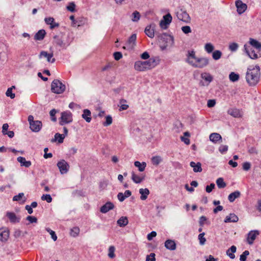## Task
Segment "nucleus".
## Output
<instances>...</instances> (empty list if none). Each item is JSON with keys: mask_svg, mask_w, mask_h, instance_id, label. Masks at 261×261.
Returning a JSON list of instances; mask_svg holds the SVG:
<instances>
[{"mask_svg": "<svg viewBox=\"0 0 261 261\" xmlns=\"http://www.w3.org/2000/svg\"><path fill=\"white\" fill-rule=\"evenodd\" d=\"M186 62L191 66L197 68H203L209 64V59L206 57H196L195 50H188Z\"/></svg>", "mask_w": 261, "mask_h": 261, "instance_id": "f257e3e1", "label": "nucleus"}, {"mask_svg": "<svg viewBox=\"0 0 261 261\" xmlns=\"http://www.w3.org/2000/svg\"><path fill=\"white\" fill-rule=\"evenodd\" d=\"M260 76V67L258 65L250 66L248 67L246 73V80L249 86L256 85L259 81Z\"/></svg>", "mask_w": 261, "mask_h": 261, "instance_id": "f03ea898", "label": "nucleus"}, {"mask_svg": "<svg viewBox=\"0 0 261 261\" xmlns=\"http://www.w3.org/2000/svg\"><path fill=\"white\" fill-rule=\"evenodd\" d=\"M156 64L153 58H150L145 61H138L135 63L134 68L139 71H144L154 68Z\"/></svg>", "mask_w": 261, "mask_h": 261, "instance_id": "7ed1b4c3", "label": "nucleus"}, {"mask_svg": "<svg viewBox=\"0 0 261 261\" xmlns=\"http://www.w3.org/2000/svg\"><path fill=\"white\" fill-rule=\"evenodd\" d=\"M156 35L161 43L160 48L162 50L167 48L168 46H172L174 44L173 36L167 33H163L158 34L156 33Z\"/></svg>", "mask_w": 261, "mask_h": 261, "instance_id": "20e7f679", "label": "nucleus"}, {"mask_svg": "<svg viewBox=\"0 0 261 261\" xmlns=\"http://www.w3.org/2000/svg\"><path fill=\"white\" fill-rule=\"evenodd\" d=\"M65 85L59 80H54L51 83V91L54 93L61 94L65 91Z\"/></svg>", "mask_w": 261, "mask_h": 261, "instance_id": "39448f33", "label": "nucleus"}, {"mask_svg": "<svg viewBox=\"0 0 261 261\" xmlns=\"http://www.w3.org/2000/svg\"><path fill=\"white\" fill-rule=\"evenodd\" d=\"M54 43L63 48H66L70 44V42L65 39V35L61 34V35H55L54 37Z\"/></svg>", "mask_w": 261, "mask_h": 261, "instance_id": "423d86ee", "label": "nucleus"}, {"mask_svg": "<svg viewBox=\"0 0 261 261\" xmlns=\"http://www.w3.org/2000/svg\"><path fill=\"white\" fill-rule=\"evenodd\" d=\"M72 114L69 111H64L61 113V117L59 119V123L60 125H64L72 122Z\"/></svg>", "mask_w": 261, "mask_h": 261, "instance_id": "0eeeda50", "label": "nucleus"}, {"mask_svg": "<svg viewBox=\"0 0 261 261\" xmlns=\"http://www.w3.org/2000/svg\"><path fill=\"white\" fill-rule=\"evenodd\" d=\"M177 18L187 23L190 22L191 18L187 11L184 8L179 9L176 12Z\"/></svg>", "mask_w": 261, "mask_h": 261, "instance_id": "6e6552de", "label": "nucleus"}, {"mask_svg": "<svg viewBox=\"0 0 261 261\" xmlns=\"http://www.w3.org/2000/svg\"><path fill=\"white\" fill-rule=\"evenodd\" d=\"M57 165L62 174L67 173L70 168L69 164L64 160L59 161Z\"/></svg>", "mask_w": 261, "mask_h": 261, "instance_id": "1a4fd4ad", "label": "nucleus"}, {"mask_svg": "<svg viewBox=\"0 0 261 261\" xmlns=\"http://www.w3.org/2000/svg\"><path fill=\"white\" fill-rule=\"evenodd\" d=\"M172 20V17L170 13H168L164 15L163 17V19L161 20L160 22V27L164 30L167 29L168 27V25L171 22Z\"/></svg>", "mask_w": 261, "mask_h": 261, "instance_id": "9d476101", "label": "nucleus"}, {"mask_svg": "<svg viewBox=\"0 0 261 261\" xmlns=\"http://www.w3.org/2000/svg\"><path fill=\"white\" fill-rule=\"evenodd\" d=\"M63 134H60L59 133H56L55 135V138L51 140L52 142H55L58 141L59 143L63 142L64 139L67 135L68 129L66 127H63Z\"/></svg>", "mask_w": 261, "mask_h": 261, "instance_id": "9b49d317", "label": "nucleus"}, {"mask_svg": "<svg viewBox=\"0 0 261 261\" xmlns=\"http://www.w3.org/2000/svg\"><path fill=\"white\" fill-rule=\"evenodd\" d=\"M156 25L155 23H152L147 25L145 29V33L146 35L149 38H152L154 36L155 29Z\"/></svg>", "mask_w": 261, "mask_h": 261, "instance_id": "f8f14e48", "label": "nucleus"}, {"mask_svg": "<svg viewBox=\"0 0 261 261\" xmlns=\"http://www.w3.org/2000/svg\"><path fill=\"white\" fill-rule=\"evenodd\" d=\"M244 49L246 54L251 59H256L258 58L257 54L255 53L254 50H252V48H250L249 46H248L247 44H245L244 45Z\"/></svg>", "mask_w": 261, "mask_h": 261, "instance_id": "ddd939ff", "label": "nucleus"}, {"mask_svg": "<svg viewBox=\"0 0 261 261\" xmlns=\"http://www.w3.org/2000/svg\"><path fill=\"white\" fill-rule=\"evenodd\" d=\"M259 232L258 230H251L248 233L247 242L249 245L253 243L257 236L259 235Z\"/></svg>", "mask_w": 261, "mask_h": 261, "instance_id": "4468645a", "label": "nucleus"}, {"mask_svg": "<svg viewBox=\"0 0 261 261\" xmlns=\"http://www.w3.org/2000/svg\"><path fill=\"white\" fill-rule=\"evenodd\" d=\"M42 122L39 120H36L30 124V129L34 132H39L42 128Z\"/></svg>", "mask_w": 261, "mask_h": 261, "instance_id": "2eb2a0df", "label": "nucleus"}, {"mask_svg": "<svg viewBox=\"0 0 261 261\" xmlns=\"http://www.w3.org/2000/svg\"><path fill=\"white\" fill-rule=\"evenodd\" d=\"M236 6L237 8V12L240 14L243 13L247 7L246 4L243 3L241 0L236 2Z\"/></svg>", "mask_w": 261, "mask_h": 261, "instance_id": "dca6fc26", "label": "nucleus"}, {"mask_svg": "<svg viewBox=\"0 0 261 261\" xmlns=\"http://www.w3.org/2000/svg\"><path fill=\"white\" fill-rule=\"evenodd\" d=\"M53 53H48L46 51H41L39 55V58H41L42 57L46 58L47 61L48 62H50L51 63H54L55 62V59L53 58Z\"/></svg>", "mask_w": 261, "mask_h": 261, "instance_id": "f3484780", "label": "nucleus"}, {"mask_svg": "<svg viewBox=\"0 0 261 261\" xmlns=\"http://www.w3.org/2000/svg\"><path fill=\"white\" fill-rule=\"evenodd\" d=\"M114 207V204L111 202H107L101 207L100 211L102 213H106L110 210H113Z\"/></svg>", "mask_w": 261, "mask_h": 261, "instance_id": "a211bd4d", "label": "nucleus"}, {"mask_svg": "<svg viewBox=\"0 0 261 261\" xmlns=\"http://www.w3.org/2000/svg\"><path fill=\"white\" fill-rule=\"evenodd\" d=\"M165 247L169 250L173 251L176 249V245L174 240L168 239L165 242Z\"/></svg>", "mask_w": 261, "mask_h": 261, "instance_id": "6ab92c4d", "label": "nucleus"}, {"mask_svg": "<svg viewBox=\"0 0 261 261\" xmlns=\"http://www.w3.org/2000/svg\"><path fill=\"white\" fill-rule=\"evenodd\" d=\"M7 217L9 219L10 222L13 223H18L20 221V217H17L16 214L13 212H7Z\"/></svg>", "mask_w": 261, "mask_h": 261, "instance_id": "aec40b11", "label": "nucleus"}, {"mask_svg": "<svg viewBox=\"0 0 261 261\" xmlns=\"http://www.w3.org/2000/svg\"><path fill=\"white\" fill-rule=\"evenodd\" d=\"M9 236V230L1 228L0 229V241L2 242L6 241Z\"/></svg>", "mask_w": 261, "mask_h": 261, "instance_id": "412c9836", "label": "nucleus"}, {"mask_svg": "<svg viewBox=\"0 0 261 261\" xmlns=\"http://www.w3.org/2000/svg\"><path fill=\"white\" fill-rule=\"evenodd\" d=\"M137 35L136 34H132L128 38L127 42V47L128 48H132L136 44Z\"/></svg>", "mask_w": 261, "mask_h": 261, "instance_id": "4be33fe9", "label": "nucleus"}, {"mask_svg": "<svg viewBox=\"0 0 261 261\" xmlns=\"http://www.w3.org/2000/svg\"><path fill=\"white\" fill-rule=\"evenodd\" d=\"M239 221L238 217L234 213H231L229 215L227 216L224 219L225 223L237 222Z\"/></svg>", "mask_w": 261, "mask_h": 261, "instance_id": "5701e85b", "label": "nucleus"}, {"mask_svg": "<svg viewBox=\"0 0 261 261\" xmlns=\"http://www.w3.org/2000/svg\"><path fill=\"white\" fill-rule=\"evenodd\" d=\"M145 175L139 176L136 174L134 172H132V177L131 179L136 184H140L145 179Z\"/></svg>", "mask_w": 261, "mask_h": 261, "instance_id": "b1692460", "label": "nucleus"}, {"mask_svg": "<svg viewBox=\"0 0 261 261\" xmlns=\"http://www.w3.org/2000/svg\"><path fill=\"white\" fill-rule=\"evenodd\" d=\"M190 165L193 168V171L194 172H200L202 170L201 164L200 162L196 163L194 162H191Z\"/></svg>", "mask_w": 261, "mask_h": 261, "instance_id": "393cba45", "label": "nucleus"}, {"mask_svg": "<svg viewBox=\"0 0 261 261\" xmlns=\"http://www.w3.org/2000/svg\"><path fill=\"white\" fill-rule=\"evenodd\" d=\"M46 35V32L44 30L42 29L38 31L34 36L35 40H42L44 39Z\"/></svg>", "mask_w": 261, "mask_h": 261, "instance_id": "a878e982", "label": "nucleus"}, {"mask_svg": "<svg viewBox=\"0 0 261 261\" xmlns=\"http://www.w3.org/2000/svg\"><path fill=\"white\" fill-rule=\"evenodd\" d=\"M17 160L20 163L21 166H24L25 167L28 168L31 165V162L30 161H26L24 157L19 156L17 158Z\"/></svg>", "mask_w": 261, "mask_h": 261, "instance_id": "bb28decb", "label": "nucleus"}, {"mask_svg": "<svg viewBox=\"0 0 261 261\" xmlns=\"http://www.w3.org/2000/svg\"><path fill=\"white\" fill-rule=\"evenodd\" d=\"M139 193L141 194L140 199L142 200H145L147 199L148 195L149 194L150 192L149 190L147 189H140Z\"/></svg>", "mask_w": 261, "mask_h": 261, "instance_id": "cd10ccee", "label": "nucleus"}, {"mask_svg": "<svg viewBox=\"0 0 261 261\" xmlns=\"http://www.w3.org/2000/svg\"><path fill=\"white\" fill-rule=\"evenodd\" d=\"M91 113L89 110L85 109L83 111V114H82V117L86 120V122H90L91 120Z\"/></svg>", "mask_w": 261, "mask_h": 261, "instance_id": "c85d7f7f", "label": "nucleus"}, {"mask_svg": "<svg viewBox=\"0 0 261 261\" xmlns=\"http://www.w3.org/2000/svg\"><path fill=\"white\" fill-rule=\"evenodd\" d=\"M241 195V193L239 191H236L230 193L228 197V200L230 202H233L236 198H239Z\"/></svg>", "mask_w": 261, "mask_h": 261, "instance_id": "c756f323", "label": "nucleus"}, {"mask_svg": "<svg viewBox=\"0 0 261 261\" xmlns=\"http://www.w3.org/2000/svg\"><path fill=\"white\" fill-rule=\"evenodd\" d=\"M237 248L235 246L232 245L226 251V254L231 258L234 259L235 255L234 253L236 252Z\"/></svg>", "mask_w": 261, "mask_h": 261, "instance_id": "7c9ffc66", "label": "nucleus"}, {"mask_svg": "<svg viewBox=\"0 0 261 261\" xmlns=\"http://www.w3.org/2000/svg\"><path fill=\"white\" fill-rule=\"evenodd\" d=\"M209 138L210 141L215 143H217L219 140L222 139L221 136L219 134L216 133H212L210 135Z\"/></svg>", "mask_w": 261, "mask_h": 261, "instance_id": "2f4dec72", "label": "nucleus"}, {"mask_svg": "<svg viewBox=\"0 0 261 261\" xmlns=\"http://www.w3.org/2000/svg\"><path fill=\"white\" fill-rule=\"evenodd\" d=\"M249 43L259 51L261 50V43L256 40L250 38Z\"/></svg>", "mask_w": 261, "mask_h": 261, "instance_id": "473e14b6", "label": "nucleus"}, {"mask_svg": "<svg viewBox=\"0 0 261 261\" xmlns=\"http://www.w3.org/2000/svg\"><path fill=\"white\" fill-rule=\"evenodd\" d=\"M134 165L136 167L138 168V170L140 172H143L145 169L146 163L144 162L140 163L139 161H135L134 163Z\"/></svg>", "mask_w": 261, "mask_h": 261, "instance_id": "72a5a7b5", "label": "nucleus"}, {"mask_svg": "<svg viewBox=\"0 0 261 261\" xmlns=\"http://www.w3.org/2000/svg\"><path fill=\"white\" fill-rule=\"evenodd\" d=\"M128 223V221L126 217H121L117 220V224L120 227H124Z\"/></svg>", "mask_w": 261, "mask_h": 261, "instance_id": "f704fd0d", "label": "nucleus"}, {"mask_svg": "<svg viewBox=\"0 0 261 261\" xmlns=\"http://www.w3.org/2000/svg\"><path fill=\"white\" fill-rule=\"evenodd\" d=\"M228 113L234 117H240L241 116L240 111L237 109H231L228 110Z\"/></svg>", "mask_w": 261, "mask_h": 261, "instance_id": "c9c22d12", "label": "nucleus"}, {"mask_svg": "<svg viewBox=\"0 0 261 261\" xmlns=\"http://www.w3.org/2000/svg\"><path fill=\"white\" fill-rule=\"evenodd\" d=\"M240 75L234 72H231L229 74V79L232 82H236L239 81Z\"/></svg>", "mask_w": 261, "mask_h": 261, "instance_id": "e433bc0d", "label": "nucleus"}, {"mask_svg": "<svg viewBox=\"0 0 261 261\" xmlns=\"http://www.w3.org/2000/svg\"><path fill=\"white\" fill-rule=\"evenodd\" d=\"M126 103H127L126 100L124 99H121L119 101V103L120 104L119 111H121L123 110H127L129 106L128 105H127Z\"/></svg>", "mask_w": 261, "mask_h": 261, "instance_id": "4c0bfd02", "label": "nucleus"}, {"mask_svg": "<svg viewBox=\"0 0 261 261\" xmlns=\"http://www.w3.org/2000/svg\"><path fill=\"white\" fill-rule=\"evenodd\" d=\"M201 77L202 79L204 80L205 81L208 82V83H211L213 80V76L209 73L207 72L202 73L201 74Z\"/></svg>", "mask_w": 261, "mask_h": 261, "instance_id": "58836bf2", "label": "nucleus"}, {"mask_svg": "<svg viewBox=\"0 0 261 261\" xmlns=\"http://www.w3.org/2000/svg\"><path fill=\"white\" fill-rule=\"evenodd\" d=\"M162 161V159L160 156H154L151 158V162L153 165L158 166Z\"/></svg>", "mask_w": 261, "mask_h": 261, "instance_id": "ea45409f", "label": "nucleus"}, {"mask_svg": "<svg viewBox=\"0 0 261 261\" xmlns=\"http://www.w3.org/2000/svg\"><path fill=\"white\" fill-rule=\"evenodd\" d=\"M217 185L219 189L224 188L226 186V183L222 177L218 178L216 180Z\"/></svg>", "mask_w": 261, "mask_h": 261, "instance_id": "a19ab883", "label": "nucleus"}, {"mask_svg": "<svg viewBox=\"0 0 261 261\" xmlns=\"http://www.w3.org/2000/svg\"><path fill=\"white\" fill-rule=\"evenodd\" d=\"M222 55V52L220 50H216L213 51L212 57L215 60H218L221 58Z\"/></svg>", "mask_w": 261, "mask_h": 261, "instance_id": "79ce46f5", "label": "nucleus"}, {"mask_svg": "<svg viewBox=\"0 0 261 261\" xmlns=\"http://www.w3.org/2000/svg\"><path fill=\"white\" fill-rule=\"evenodd\" d=\"M204 49H205V50L207 53L210 54V53H211L214 49V46L212 43H207L205 44Z\"/></svg>", "mask_w": 261, "mask_h": 261, "instance_id": "37998d69", "label": "nucleus"}, {"mask_svg": "<svg viewBox=\"0 0 261 261\" xmlns=\"http://www.w3.org/2000/svg\"><path fill=\"white\" fill-rule=\"evenodd\" d=\"M80 233V228L78 227H74L70 230V235L73 237H77Z\"/></svg>", "mask_w": 261, "mask_h": 261, "instance_id": "c03bdc74", "label": "nucleus"}, {"mask_svg": "<svg viewBox=\"0 0 261 261\" xmlns=\"http://www.w3.org/2000/svg\"><path fill=\"white\" fill-rule=\"evenodd\" d=\"M132 16V20L134 22H137L140 18V14L137 11H135L133 13Z\"/></svg>", "mask_w": 261, "mask_h": 261, "instance_id": "a18cd8bd", "label": "nucleus"}, {"mask_svg": "<svg viewBox=\"0 0 261 261\" xmlns=\"http://www.w3.org/2000/svg\"><path fill=\"white\" fill-rule=\"evenodd\" d=\"M45 229L51 235V237L54 241L57 240V236L54 231L48 227L46 228Z\"/></svg>", "mask_w": 261, "mask_h": 261, "instance_id": "49530a36", "label": "nucleus"}, {"mask_svg": "<svg viewBox=\"0 0 261 261\" xmlns=\"http://www.w3.org/2000/svg\"><path fill=\"white\" fill-rule=\"evenodd\" d=\"M106 121L103 123V125L105 126L111 125L112 123V118L110 115H108L106 117Z\"/></svg>", "mask_w": 261, "mask_h": 261, "instance_id": "de8ad7c7", "label": "nucleus"}, {"mask_svg": "<svg viewBox=\"0 0 261 261\" xmlns=\"http://www.w3.org/2000/svg\"><path fill=\"white\" fill-rule=\"evenodd\" d=\"M205 233L204 232H202L200 233L198 235V239L199 240V243L201 245H203L206 241L205 238L204 237Z\"/></svg>", "mask_w": 261, "mask_h": 261, "instance_id": "09e8293b", "label": "nucleus"}, {"mask_svg": "<svg viewBox=\"0 0 261 261\" xmlns=\"http://www.w3.org/2000/svg\"><path fill=\"white\" fill-rule=\"evenodd\" d=\"M75 5L74 2L69 3V5L66 7L67 9L71 12H74L75 11Z\"/></svg>", "mask_w": 261, "mask_h": 261, "instance_id": "8fccbe9b", "label": "nucleus"}, {"mask_svg": "<svg viewBox=\"0 0 261 261\" xmlns=\"http://www.w3.org/2000/svg\"><path fill=\"white\" fill-rule=\"evenodd\" d=\"M249 254L248 250L244 251L243 253L240 255V261H246L247 256Z\"/></svg>", "mask_w": 261, "mask_h": 261, "instance_id": "3c124183", "label": "nucleus"}, {"mask_svg": "<svg viewBox=\"0 0 261 261\" xmlns=\"http://www.w3.org/2000/svg\"><path fill=\"white\" fill-rule=\"evenodd\" d=\"M239 45L237 43L233 42L229 44V49L231 51H236L238 48Z\"/></svg>", "mask_w": 261, "mask_h": 261, "instance_id": "603ef678", "label": "nucleus"}, {"mask_svg": "<svg viewBox=\"0 0 261 261\" xmlns=\"http://www.w3.org/2000/svg\"><path fill=\"white\" fill-rule=\"evenodd\" d=\"M115 249V247L113 246H111L109 247V253H108V256L109 257L113 258L115 257V254H114Z\"/></svg>", "mask_w": 261, "mask_h": 261, "instance_id": "864d4df0", "label": "nucleus"}, {"mask_svg": "<svg viewBox=\"0 0 261 261\" xmlns=\"http://www.w3.org/2000/svg\"><path fill=\"white\" fill-rule=\"evenodd\" d=\"M41 199L46 201L48 203H50L52 201V198L49 194H43L41 196Z\"/></svg>", "mask_w": 261, "mask_h": 261, "instance_id": "5fc2aeb1", "label": "nucleus"}, {"mask_svg": "<svg viewBox=\"0 0 261 261\" xmlns=\"http://www.w3.org/2000/svg\"><path fill=\"white\" fill-rule=\"evenodd\" d=\"M57 111L56 109H52L49 112L51 120L54 122H56L57 121V118L55 116V115L57 113Z\"/></svg>", "mask_w": 261, "mask_h": 261, "instance_id": "6e6d98bb", "label": "nucleus"}, {"mask_svg": "<svg viewBox=\"0 0 261 261\" xmlns=\"http://www.w3.org/2000/svg\"><path fill=\"white\" fill-rule=\"evenodd\" d=\"M7 97H10L11 99H13L15 97V95L12 92V88H8L6 92Z\"/></svg>", "mask_w": 261, "mask_h": 261, "instance_id": "4d7b16f0", "label": "nucleus"}, {"mask_svg": "<svg viewBox=\"0 0 261 261\" xmlns=\"http://www.w3.org/2000/svg\"><path fill=\"white\" fill-rule=\"evenodd\" d=\"M114 58L116 61L119 60L122 58V54L121 52L117 51L113 54Z\"/></svg>", "mask_w": 261, "mask_h": 261, "instance_id": "13d9d810", "label": "nucleus"}, {"mask_svg": "<svg viewBox=\"0 0 261 261\" xmlns=\"http://www.w3.org/2000/svg\"><path fill=\"white\" fill-rule=\"evenodd\" d=\"M26 220H28L31 223H37V219L36 217L32 216H28L26 218Z\"/></svg>", "mask_w": 261, "mask_h": 261, "instance_id": "bf43d9fd", "label": "nucleus"}, {"mask_svg": "<svg viewBox=\"0 0 261 261\" xmlns=\"http://www.w3.org/2000/svg\"><path fill=\"white\" fill-rule=\"evenodd\" d=\"M181 30L185 34H188L191 32V29L188 25H186L181 27Z\"/></svg>", "mask_w": 261, "mask_h": 261, "instance_id": "052dcab7", "label": "nucleus"}, {"mask_svg": "<svg viewBox=\"0 0 261 261\" xmlns=\"http://www.w3.org/2000/svg\"><path fill=\"white\" fill-rule=\"evenodd\" d=\"M228 150V146L221 145L219 148V151L222 153L224 154Z\"/></svg>", "mask_w": 261, "mask_h": 261, "instance_id": "680f3d73", "label": "nucleus"}, {"mask_svg": "<svg viewBox=\"0 0 261 261\" xmlns=\"http://www.w3.org/2000/svg\"><path fill=\"white\" fill-rule=\"evenodd\" d=\"M146 261H155V254L151 253L149 255H147Z\"/></svg>", "mask_w": 261, "mask_h": 261, "instance_id": "e2e57ef3", "label": "nucleus"}, {"mask_svg": "<svg viewBox=\"0 0 261 261\" xmlns=\"http://www.w3.org/2000/svg\"><path fill=\"white\" fill-rule=\"evenodd\" d=\"M215 185L214 183H211L210 185L206 187L205 190L207 193H211L214 189Z\"/></svg>", "mask_w": 261, "mask_h": 261, "instance_id": "0e129e2a", "label": "nucleus"}, {"mask_svg": "<svg viewBox=\"0 0 261 261\" xmlns=\"http://www.w3.org/2000/svg\"><path fill=\"white\" fill-rule=\"evenodd\" d=\"M250 167H251V164L249 162H246L244 163L243 164V169L245 171L249 170L250 168Z\"/></svg>", "mask_w": 261, "mask_h": 261, "instance_id": "69168bd1", "label": "nucleus"}, {"mask_svg": "<svg viewBox=\"0 0 261 261\" xmlns=\"http://www.w3.org/2000/svg\"><path fill=\"white\" fill-rule=\"evenodd\" d=\"M156 236V232L154 231H152L150 233L148 234L147 238L148 240L150 241L153 239V238L155 237Z\"/></svg>", "mask_w": 261, "mask_h": 261, "instance_id": "338daca9", "label": "nucleus"}, {"mask_svg": "<svg viewBox=\"0 0 261 261\" xmlns=\"http://www.w3.org/2000/svg\"><path fill=\"white\" fill-rule=\"evenodd\" d=\"M55 20L54 18L53 17H46L44 19L45 22L46 24L48 25H50L52 22H54V21Z\"/></svg>", "mask_w": 261, "mask_h": 261, "instance_id": "774afa93", "label": "nucleus"}]
</instances>
